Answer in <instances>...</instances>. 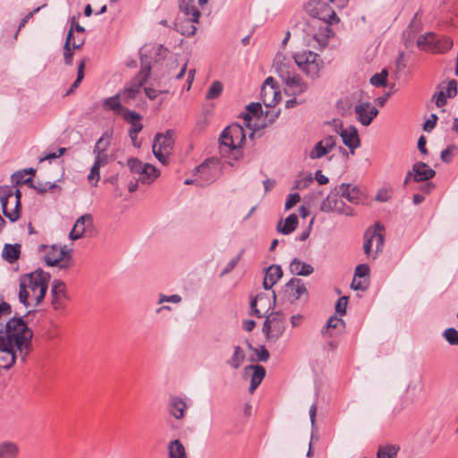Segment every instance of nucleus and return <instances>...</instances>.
<instances>
[{
  "label": "nucleus",
  "mask_w": 458,
  "mask_h": 458,
  "mask_svg": "<svg viewBox=\"0 0 458 458\" xmlns=\"http://www.w3.org/2000/svg\"><path fill=\"white\" fill-rule=\"evenodd\" d=\"M87 64V59L83 58L80 61L78 64V72H77V78L75 81L72 83L71 89L68 93L72 92L73 89H77L79 85L81 84V81L84 78V71Z\"/></svg>",
  "instance_id": "nucleus-44"
},
{
  "label": "nucleus",
  "mask_w": 458,
  "mask_h": 458,
  "mask_svg": "<svg viewBox=\"0 0 458 458\" xmlns=\"http://www.w3.org/2000/svg\"><path fill=\"white\" fill-rule=\"evenodd\" d=\"M223 91V84L219 81H214L209 87L207 94V99H215L217 98Z\"/></svg>",
  "instance_id": "nucleus-45"
},
{
  "label": "nucleus",
  "mask_w": 458,
  "mask_h": 458,
  "mask_svg": "<svg viewBox=\"0 0 458 458\" xmlns=\"http://www.w3.org/2000/svg\"><path fill=\"white\" fill-rule=\"evenodd\" d=\"M413 170V181L414 182H424L433 178L436 172L430 168L426 163L417 162L412 166Z\"/></svg>",
  "instance_id": "nucleus-23"
},
{
  "label": "nucleus",
  "mask_w": 458,
  "mask_h": 458,
  "mask_svg": "<svg viewBox=\"0 0 458 458\" xmlns=\"http://www.w3.org/2000/svg\"><path fill=\"white\" fill-rule=\"evenodd\" d=\"M261 98L266 106H275L281 99V93L276 86L272 85L269 88L262 86Z\"/></svg>",
  "instance_id": "nucleus-29"
},
{
  "label": "nucleus",
  "mask_w": 458,
  "mask_h": 458,
  "mask_svg": "<svg viewBox=\"0 0 458 458\" xmlns=\"http://www.w3.org/2000/svg\"><path fill=\"white\" fill-rule=\"evenodd\" d=\"M181 301L182 297L179 294H173L171 296L159 294L158 304H163L164 302L179 303Z\"/></svg>",
  "instance_id": "nucleus-62"
},
{
  "label": "nucleus",
  "mask_w": 458,
  "mask_h": 458,
  "mask_svg": "<svg viewBox=\"0 0 458 458\" xmlns=\"http://www.w3.org/2000/svg\"><path fill=\"white\" fill-rule=\"evenodd\" d=\"M336 136H327L313 147L310 152V158L318 159L328 154L336 145Z\"/></svg>",
  "instance_id": "nucleus-15"
},
{
  "label": "nucleus",
  "mask_w": 458,
  "mask_h": 458,
  "mask_svg": "<svg viewBox=\"0 0 458 458\" xmlns=\"http://www.w3.org/2000/svg\"><path fill=\"white\" fill-rule=\"evenodd\" d=\"M369 280H365L362 278L353 277L352 282V287L354 290L364 291L368 288Z\"/></svg>",
  "instance_id": "nucleus-60"
},
{
  "label": "nucleus",
  "mask_w": 458,
  "mask_h": 458,
  "mask_svg": "<svg viewBox=\"0 0 458 458\" xmlns=\"http://www.w3.org/2000/svg\"><path fill=\"white\" fill-rule=\"evenodd\" d=\"M140 71L139 73L131 80L130 86L125 88L119 96L121 97L122 100L129 104L131 100L135 99L137 96L140 93V89L144 85V83L147 81L151 66L150 62L148 60L147 57H144V55L142 53V50H140Z\"/></svg>",
  "instance_id": "nucleus-4"
},
{
  "label": "nucleus",
  "mask_w": 458,
  "mask_h": 458,
  "mask_svg": "<svg viewBox=\"0 0 458 458\" xmlns=\"http://www.w3.org/2000/svg\"><path fill=\"white\" fill-rule=\"evenodd\" d=\"M262 331L267 338L277 339L284 331V317H266Z\"/></svg>",
  "instance_id": "nucleus-14"
},
{
  "label": "nucleus",
  "mask_w": 458,
  "mask_h": 458,
  "mask_svg": "<svg viewBox=\"0 0 458 458\" xmlns=\"http://www.w3.org/2000/svg\"><path fill=\"white\" fill-rule=\"evenodd\" d=\"M290 271L296 276H308L314 272V267L306 262L295 258L290 263Z\"/></svg>",
  "instance_id": "nucleus-30"
},
{
  "label": "nucleus",
  "mask_w": 458,
  "mask_h": 458,
  "mask_svg": "<svg viewBox=\"0 0 458 458\" xmlns=\"http://www.w3.org/2000/svg\"><path fill=\"white\" fill-rule=\"evenodd\" d=\"M390 198H391V193H390L389 190L383 188L377 191V193L375 197V199L379 202H386L387 200L390 199Z\"/></svg>",
  "instance_id": "nucleus-64"
},
{
  "label": "nucleus",
  "mask_w": 458,
  "mask_h": 458,
  "mask_svg": "<svg viewBox=\"0 0 458 458\" xmlns=\"http://www.w3.org/2000/svg\"><path fill=\"white\" fill-rule=\"evenodd\" d=\"M159 171L154 165L145 164L143 170H141L140 174L138 176V181L142 184H150L159 176Z\"/></svg>",
  "instance_id": "nucleus-31"
},
{
  "label": "nucleus",
  "mask_w": 458,
  "mask_h": 458,
  "mask_svg": "<svg viewBox=\"0 0 458 458\" xmlns=\"http://www.w3.org/2000/svg\"><path fill=\"white\" fill-rule=\"evenodd\" d=\"M123 120L130 124L129 132L132 134H139L143 129V124L140 123L142 116L130 109L123 110Z\"/></svg>",
  "instance_id": "nucleus-24"
},
{
  "label": "nucleus",
  "mask_w": 458,
  "mask_h": 458,
  "mask_svg": "<svg viewBox=\"0 0 458 458\" xmlns=\"http://www.w3.org/2000/svg\"><path fill=\"white\" fill-rule=\"evenodd\" d=\"M245 131L240 124H231L221 133L219 152L222 157L238 160L242 156V147L245 142Z\"/></svg>",
  "instance_id": "nucleus-3"
},
{
  "label": "nucleus",
  "mask_w": 458,
  "mask_h": 458,
  "mask_svg": "<svg viewBox=\"0 0 458 458\" xmlns=\"http://www.w3.org/2000/svg\"><path fill=\"white\" fill-rule=\"evenodd\" d=\"M320 210L323 212H337L338 214L350 216L354 215L353 209L344 202L336 188L322 201Z\"/></svg>",
  "instance_id": "nucleus-11"
},
{
  "label": "nucleus",
  "mask_w": 458,
  "mask_h": 458,
  "mask_svg": "<svg viewBox=\"0 0 458 458\" xmlns=\"http://www.w3.org/2000/svg\"><path fill=\"white\" fill-rule=\"evenodd\" d=\"M119 98H121L119 95L108 98L104 102V106L107 109L113 110L116 114H122L123 115V110H125V107H123Z\"/></svg>",
  "instance_id": "nucleus-40"
},
{
  "label": "nucleus",
  "mask_w": 458,
  "mask_h": 458,
  "mask_svg": "<svg viewBox=\"0 0 458 458\" xmlns=\"http://www.w3.org/2000/svg\"><path fill=\"white\" fill-rule=\"evenodd\" d=\"M72 265V251H71V250H68L65 252V257H64V259H60V262L57 263V265H55V266L58 267L60 269L65 270V269L69 268Z\"/></svg>",
  "instance_id": "nucleus-54"
},
{
  "label": "nucleus",
  "mask_w": 458,
  "mask_h": 458,
  "mask_svg": "<svg viewBox=\"0 0 458 458\" xmlns=\"http://www.w3.org/2000/svg\"><path fill=\"white\" fill-rule=\"evenodd\" d=\"M383 227L376 223L373 228H369L364 233L363 250L369 259H375L384 245Z\"/></svg>",
  "instance_id": "nucleus-8"
},
{
  "label": "nucleus",
  "mask_w": 458,
  "mask_h": 458,
  "mask_svg": "<svg viewBox=\"0 0 458 458\" xmlns=\"http://www.w3.org/2000/svg\"><path fill=\"white\" fill-rule=\"evenodd\" d=\"M283 276L282 267L278 265H272L267 270L263 280V286L269 290Z\"/></svg>",
  "instance_id": "nucleus-27"
},
{
  "label": "nucleus",
  "mask_w": 458,
  "mask_h": 458,
  "mask_svg": "<svg viewBox=\"0 0 458 458\" xmlns=\"http://www.w3.org/2000/svg\"><path fill=\"white\" fill-rule=\"evenodd\" d=\"M100 168L101 166L97 165L95 162L90 169V173L88 176V180L89 182H93L95 181V183L94 185H97L98 182L99 181L100 179V174H99V171H100Z\"/></svg>",
  "instance_id": "nucleus-56"
},
{
  "label": "nucleus",
  "mask_w": 458,
  "mask_h": 458,
  "mask_svg": "<svg viewBox=\"0 0 458 458\" xmlns=\"http://www.w3.org/2000/svg\"><path fill=\"white\" fill-rule=\"evenodd\" d=\"M168 451L170 458H187L185 448L178 439L170 442Z\"/></svg>",
  "instance_id": "nucleus-36"
},
{
  "label": "nucleus",
  "mask_w": 458,
  "mask_h": 458,
  "mask_svg": "<svg viewBox=\"0 0 458 458\" xmlns=\"http://www.w3.org/2000/svg\"><path fill=\"white\" fill-rule=\"evenodd\" d=\"M127 163L131 172L138 175L140 174L141 170H143L145 166L144 163L134 157L129 158Z\"/></svg>",
  "instance_id": "nucleus-48"
},
{
  "label": "nucleus",
  "mask_w": 458,
  "mask_h": 458,
  "mask_svg": "<svg viewBox=\"0 0 458 458\" xmlns=\"http://www.w3.org/2000/svg\"><path fill=\"white\" fill-rule=\"evenodd\" d=\"M345 328V323L342 317H329L321 334L325 337H335L340 335Z\"/></svg>",
  "instance_id": "nucleus-18"
},
{
  "label": "nucleus",
  "mask_w": 458,
  "mask_h": 458,
  "mask_svg": "<svg viewBox=\"0 0 458 458\" xmlns=\"http://www.w3.org/2000/svg\"><path fill=\"white\" fill-rule=\"evenodd\" d=\"M30 187L35 189L39 193H45L47 191L55 188V183H51L49 182H38L36 183H33V182L31 181V183H30Z\"/></svg>",
  "instance_id": "nucleus-47"
},
{
  "label": "nucleus",
  "mask_w": 458,
  "mask_h": 458,
  "mask_svg": "<svg viewBox=\"0 0 458 458\" xmlns=\"http://www.w3.org/2000/svg\"><path fill=\"white\" fill-rule=\"evenodd\" d=\"M295 64L306 73L307 76L315 79L319 75L322 67V60L319 55L311 51H302L293 56Z\"/></svg>",
  "instance_id": "nucleus-6"
},
{
  "label": "nucleus",
  "mask_w": 458,
  "mask_h": 458,
  "mask_svg": "<svg viewBox=\"0 0 458 458\" xmlns=\"http://www.w3.org/2000/svg\"><path fill=\"white\" fill-rule=\"evenodd\" d=\"M340 136L344 144L348 147L352 153L360 146V140L357 129L354 126H349L340 131Z\"/></svg>",
  "instance_id": "nucleus-21"
},
{
  "label": "nucleus",
  "mask_w": 458,
  "mask_h": 458,
  "mask_svg": "<svg viewBox=\"0 0 458 458\" xmlns=\"http://www.w3.org/2000/svg\"><path fill=\"white\" fill-rule=\"evenodd\" d=\"M197 172L199 174V176L206 180L208 182H210L214 180V178L210 176L211 171L209 165L206 162L198 166Z\"/></svg>",
  "instance_id": "nucleus-49"
},
{
  "label": "nucleus",
  "mask_w": 458,
  "mask_h": 458,
  "mask_svg": "<svg viewBox=\"0 0 458 458\" xmlns=\"http://www.w3.org/2000/svg\"><path fill=\"white\" fill-rule=\"evenodd\" d=\"M443 335L446 342L451 345H458V330L454 327L445 329Z\"/></svg>",
  "instance_id": "nucleus-46"
},
{
  "label": "nucleus",
  "mask_w": 458,
  "mask_h": 458,
  "mask_svg": "<svg viewBox=\"0 0 458 458\" xmlns=\"http://www.w3.org/2000/svg\"><path fill=\"white\" fill-rule=\"evenodd\" d=\"M357 120L364 126H369L378 114L377 108L369 102H360L354 107Z\"/></svg>",
  "instance_id": "nucleus-13"
},
{
  "label": "nucleus",
  "mask_w": 458,
  "mask_h": 458,
  "mask_svg": "<svg viewBox=\"0 0 458 458\" xmlns=\"http://www.w3.org/2000/svg\"><path fill=\"white\" fill-rule=\"evenodd\" d=\"M22 318L12 317L5 324L4 335H0V368L5 370L15 363V348L23 361L31 350L33 333Z\"/></svg>",
  "instance_id": "nucleus-1"
},
{
  "label": "nucleus",
  "mask_w": 458,
  "mask_h": 458,
  "mask_svg": "<svg viewBox=\"0 0 458 458\" xmlns=\"http://www.w3.org/2000/svg\"><path fill=\"white\" fill-rule=\"evenodd\" d=\"M247 111L248 113L244 114V119L250 120V115H258L262 111V107L259 103H250L247 106Z\"/></svg>",
  "instance_id": "nucleus-52"
},
{
  "label": "nucleus",
  "mask_w": 458,
  "mask_h": 458,
  "mask_svg": "<svg viewBox=\"0 0 458 458\" xmlns=\"http://www.w3.org/2000/svg\"><path fill=\"white\" fill-rule=\"evenodd\" d=\"M437 38V35L433 33H427L418 38L417 44L420 48L423 49H426L427 47H433L435 48Z\"/></svg>",
  "instance_id": "nucleus-42"
},
{
  "label": "nucleus",
  "mask_w": 458,
  "mask_h": 458,
  "mask_svg": "<svg viewBox=\"0 0 458 458\" xmlns=\"http://www.w3.org/2000/svg\"><path fill=\"white\" fill-rule=\"evenodd\" d=\"M72 30L73 28L70 29V30L68 31L66 40L64 46V60L65 64L67 65H71L72 64L73 59V49L71 47Z\"/></svg>",
  "instance_id": "nucleus-38"
},
{
  "label": "nucleus",
  "mask_w": 458,
  "mask_h": 458,
  "mask_svg": "<svg viewBox=\"0 0 458 458\" xmlns=\"http://www.w3.org/2000/svg\"><path fill=\"white\" fill-rule=\"evenodd\" d=\"M26 299H19L26 308L37 307L44 299L46 292L45 288L40 289L35 288L32 291H27Z\"/></svg>",
  "instance_id": "nucleus-26"
},
{
  "label": "nucleus",
  "mask_w": 458,
  "mask_h": 458,
  "mask_svg": "<svg viewBox=\"0 0 458 458\" xmlns=\"http://www.w3.org/2000/svg\"><path fill=\"white\" fill-rule=\"evenodd\" d=\"M348 303V298L344 296L338 299L335 304V311L340 315H344L346 313V307Z\"/></svg>",
  "instance_id": "nucleus-61"
},
{
  "label": "nucleus",
  "mask_w": 458,
  "mask_h": 458,
  "mask_svg": "<svg viewBox=\"0 0 458 458\" xmlns=\"http://www.w3.org/2000/svg\"><path fill=\"white\" fill-rule=\"evenodd\" d=\"M249 347L257 354L259 361L266 362L268 360L269 352L264 345H260L259 348H253L250 344H249Z\"/></svg>",
  "instance_id": "nucleus-50"
},
{
  "label": "nucleus",
  "mask_w": 458,
  "mask_h": 458,
  "mask_svg": "<svg viewBox=\"0 0 458 458\" xmlns=\"http://www.w3.org/2000/svg\"><path fill=\"white\" fill-rule=\"evenodd\" d=\"M285 293L293 300H298L307 293V288L301 279L293 278L285 284Z\"/></svg>",
  "instance_id": "nucleus-25"
},
{
  "label": "nucleus",
  "mask_w": 458,
  "mask_h": 458,
  "mask_svg": "<svg viewBox=\"0 0 458 458\" xmlns=\"http://www.w3.org/2000/svg\"><path fill=\"white\" fill-rule=\"evenodd\" d=\"M452 47L453 40L448 37H442L437 38L434 50L438 53H446L452 48Z\"/></svg>",
  "instance_id": "nucleus-41"
},
{
  "label": "nucleus",
  "mask_w": 458,
  "mask_h": 458,
  "mask_svg": "<svg viewBox=\"0 0 458 458\" xmlns=\"http://www.w3.org/2000/svg\"><path fill=\"white\" fill-rule=\"evenodd\" d=\"M25 173L24 171H20V172H16L14 173L13 175H12V180H13V182L16 183V184H21V183H25V184H29L31 183V178L29 177V178H24L25 176Z\"/></svg>",
  "instance_id": "nucleus-53"
},
{
  "label": "nucleus",
  "mask_w": 458,
  "mask_h": 458,
  "mask_svg": "<svg viewBox=\"0 0 458 458\" xmlns=\"http://www.w3.org/2000/svg\"><path fill=\"white\" fill-rule=\"evenodd\" d=\"M274 303L275 300L261 293L250 300V315H278L273 311Z\"/></svg>",
  "instance_id": "nucleus-12"
},
{
  "label": "nucleus",
  "mask_w": 458,
  "mask_h": 458,
  "mask_svg": "<svg viewBox=\"0 0 458 458\" xmlns=\"http://www.w3.org/2000/svg\"><path fill=\"white\" fill-rule=\"evenodd\" d=\"M369 267L367 264H360L356 267L354 277L369 280Z\"/></svg>",
  "instance_id": "nucleus-51"
},
{
  "label": "nucleus",
  "mask_w": 458,
  "mask_h": 458,
  "mask_svg": "<svg viewBox=\"0 0 458 458\" xmlns=\"http://www.w3.org/2000/svg\"><path fill=\"white\" fill-rule=\"evenodd\" d=\"M274 67L285 85L284 90L287 95H300L306 91L307 85L296 73L295 65L291 58L277 55L274 61Z\"/></svg>",
  "instance_id": "nucleus-2"
},
{
  "label": "nucleus",
  "mask_w": 458,
  "mask_h": 458,
  "mask_svg": "<svg viewBox=\"0 0 458 458\" xmlns=\"http://www.w3.org/2000/svg\"><path fill=\"white\" fill-rule=\"evenodd\" d=\"M447 96L444 89L439 90L438 92L435 93L434 98L436 99V105L437 107H443L446 105V99Z\"/></svg>",
  "instance_id": "nucleus-63"
},
{
  "label": "nucleus",
  "mask_w": 458,
  "mask_h": 458,
  "mask_svg": "<svg viewBox=\"0 0 458 458\" xmlns=\"http://www.w3.org/2000/svg\"><path fill=\"white\" fill-rule=\"evenodd\" d=\"M251 372L250 386L249 392L253 394L258 386L261 384L266 376V369L261 365H249L244 368V375L247 376Z\"/></svg>",
  "instance_id": "nucleus-19"
},
{
  "label": "nucleus",
  "mask_w": 458,
  "mask_h": 458,
  "mask_svg": "<svg viewBox=\"0 0 458 458\" xmlns=\"http://www.w3.org/2000/svg\"><path fill=\"white\" fill-rule=\"evenodd\" d=\"M20 254H21V245L20 244L6 243L4 246L2 257L4 259L8 261L9 263H13L20 258Z\"/></svg>",
  "instance_id": "nucleus-33"
},
{
  "label": "nucleus",
  "mask_w": 458,
  "mask_h": 458,
  "mask_svg": "<svg viewBox=\"0 0 458 458\" xmlns=\"http://www.w3.org/2000/svg\"><path fill=\"white\" fill-rule=\"evenodd\" d=\"M106 135H107V133H105L98 139L93 149V154L95 155L94 162L101 167L105 166L109 162V156L106 153V149L110 142L109 140H106Z\"/></svg>",
  "instance_id": "nucleus-20"
},
{
  "label": "nucleus",
  "mask_w": 458,
  "mask_h": 458,
  "mask_svg": "<svg viewBox=\"0 0 458 458\" xmlns=\"http://www.w3.org/2000/svg\"><path fill=\"white\" fill-rule=\"evenodd\" d=\"M445 92L448 98H454L457 95L458 89L455 80H451L447 82Z\"/></svg>",
  "instance_id": "nucleus-59"
},
{
  "label": "nucleus",
  "mask_w": 458,
  "mask_h": 458,
  "mask_svg": "<svg viewBox=\"0 0 458 458\" xmlns=\"http://www.w3.org/2000/svg\"><path fill=\"white\" fill-rule=\"evenodd\" d=\"M301 200V196L299 193H292V194H289L287 199H286V201H285V204H284V208L286 210H289L291 209L292 208H293L299 201Z\"/></svg>",
  "instance_id": "nucleus-57"
},
{
  "label": "nucleus",
  "mask_w": 458,
  "mask_h": 458,
  "mask_svg": "<svg viewBox=\"0 0 458 458\" xmlns=\"http://www.w3.org/2000/svg\"><path fill=\"white\" fill-rule=\"evenodd\" d=\"M21 198L20 190L14 192L9 187L0 189V201L3 214L11 221L16 222L21 216Z\"/></svg>",
  "instance_id": "nucleus-5"
},
{
  "label": "nucleus",
  "mask_w": 458,
  "mask_h": 458,
  "mask_svg": "<svg viewBox=\"0 0 458 458\" xmlns=\"http://www.w3.org/2000/svg\"><path fill=\"white\" fill-rule=\"evenodd\" d=\"M245 360V353L244 351L240 346H234L233 348V354L232 358L227 361V363L233 368V369H238L242 364V362Z\"/></svg>",
  "instance_id": "nucleus-39"
},
{
  "label": "nucleus",
  "mask_w": 458,
  "mask_h": 458,
  "mask_svg": "<svg viewBox=\"0 0 458 458\" xmlns=\"http://www.w3.org/2000/svg\"><path fill=\"white\" fill-rule=\"evenodd\" d=\"M65 284L59 280H55L52 284L51 293L54 297L53 305L55 310L59 307V300L64 297Z\"/></svg>",
  "instance_id": "nucleus-35"
},
{
  "label": "nucleus",
  "mask_w": 458,
  "mask_h": 458,
  "mask_svg": "<svg viewBox=\"0 0 458 458\" xmlns=\"http://www.w3.org/2000/svg\"><path fill=\"white\" fill-rule=\"evenodd\" d=\"M324 4L323 3H321L320 1L318 0H310L309 1L304 8H305V11L312 17L314 18H319L321 19V17L319 16V9L320 7H322Z\"/></svg>",
  "instance_id": "nucleus-43"
},
{
  "label": "nucleus",
  "mask_w": 458,
  "mask_h": 458,
  "mask_svg": "<svg viewBox=\"0 0 458 458\" xmlns=\"http://www.w3.org/2000/svg\"><path fill=\"white\" fill-rule=\"evenodd\" d=\"M298 223V216L295 214H291L286 217L284 225L282 220L278 222L276 230L283 234L288 235L296 229Z\"/></svg>",
  "instance_id": "nucleus-32"
},
{
  "label": "nucleus",
  "mask_w": 458,
  "mask_h": 458,
  "mask_svg": "<svg viewBox=\"0 0 458 458\" xmlns=\"http://www.w3.org/2000/svg\"><path fill=\"white\" fill-rule=\"evenodd\" d=\"M50 276L42 269H38L32 273L24 275L20 279L19 299H26L27 291H32L40 287L47 290Z\"/></svg>",
  "instance_id": "nucleus-7"
},
{
  "label": "nucleus",
  "mask_w": 458,
  "mask_h": 458,
  "mask_svg": "<svg viewBox=\"0 0 458 458\" xmlns=\"http://www.w3.org/2000/svg\"><path fill=\"white\" fill-rule=\"evenodd\" d=\"M68 250L66 249V246L64 247H57L55 245L51 246L48 248L46 256H45V261L47 266L55 267L57 265V263L60 262V259H64L65 257V252Z\"/></svg>",
  "instance_id": "nucleus-28"
},
{
  "label": "nucleus",
  "mask_w": 458,
  "mask_h": 458,
  "mask_svg": "<svg viewBox=\"0 0 458 458\" xmlns=\"http://www.w3.org/2000/svg\"><path fill=\"white\" fill-rule=\"evenodd\" d=\"M174 131L173 130H167L165 133H157L154 138L152 145V151L154 156L163 165L167 164L168 157L171 155L174 140Z\"/></svg>",
  "instance_id": "nucleus-9"
},
{
  "label": "nucleus",
  "mask_w": 458,
  "mask_h": 458,
  "mask_svg": "<svg viewBox=\"0 0 458 458\" xmlns=\"http://www.w3.org/2000/svg\"><path fill=\"white\" fill-rule=\"evenodd\" d=\"M19 447L13 442L0 444V458H17Z\"/></svg>",
  "instance_id": "nucleus-34"
},
{
  "label": "nucleus",
  "mask_w": 458,
  "mask_h": 458,
  "mask_svg": "<svg viewBox=\"0 0 458 458\" xmlns=\"http://www.w3.org/2000/svg\"><path fill=\"white\" fill-rule=\"evenodd\" d=\"M187 410L186 403L179 396L173 395L169 399V413L176 420H182L185 416Z\"/></svg>",
  "instance_id": "nucleus-22"
},
{
  "label": "nucleus",
  "mask_w": 458,
  "mask_h": 458,
  "mask_svg": "<svg viewBox=\"0 0 458 458\" xmlns=\"http://www.w3.org/2000/svg\"><path fill=\"white\" fill-rule=\"evenodd\" d=\"M93 225V216L90 214L81 216L75 222L69 237L71 240L75 241L83 237L87 230Z\"/></svg>",
  "instance_id": "nucleus-16"
},
{
  "label": "nucleus",
  "mask_w": 458,
  "mask_h": 458,
  "mask_svg": "<svg viewBox=\"0 0 458 458\" xmlns=\"http://www.w3.org/2000/svg\"><path fill=\"white\" fill-rule=\"evenodd\" d=\"M208 0H182L180 4L181 11L188 17L191 22L187 30H180L175 24L176 30L182 35L191 36L196 31V27L192 24L199 21L200 16L199 6H202Z\"/></svg>",
  "instance_id": "nucleus-10"
},
{
  "label": "nucleus",
  "mask_w": 458,
  "mask_h": 458,
  "mask_svg": "<svg viewBox=\"0 0 458 458\" xmlns=\"http://www.w3.org/2000/svg\"><path fill=\"white\" fill-rule=\"evenodd\" d=\"M338 194L352 204H359L361 200L362 192L357 185L351 183H342L335 187Z\"/></svg>",
  "instance_id": "nucleus-17"
},
{
  "label": "nucleus",
  "mask_w": 458,
  "mask_h": 458,
  "mask_svg": "<svg viewBox=\"0 0 458 458\" xmlns=\"http://www.w3.org/2000/svg\"><path fill=\"white\" fill-rule=\"evenodd\" d=\"M40 7L36 8L32 12L29 13L20 22L19 27L14 34V39L16 40L20 30L28 23V21L33 17V15L39 11Z\"/></svg>",
  "instance_id": "nucleus-58"
},
{
  "label": "nucleus",
  "mask_w": 458,
  "mask_h": 458,
  "mask_svg": "<svg viewBox=\"0 0 458 458\" xmlns=\"http://www.w3.org/2000/svg\"><path fill=\"white\" fill-rule=\"evenodd\" d=\"M400 447L396 445H380L377 452V458H395Z\"/></svg>",
  "instance_id": "nucleus-37"
},
{
  "label": "nucleus",
  "mask_w": 458,
  "mask_h": 458,
  "mask_svg": "<svg viewBox=\"0 0 458 458\" xmlns=\"http://www.w3.org/2000/svg\"><path fill=\"white\" fill-rule=\"evenodd\" d=\"M386 72L383 71L382 73H376L373 75L370 79L371 84L377 87H381L386 85Z\"/></svg>",
  "instance_id": "nucleus-55"
}]
</instances>
